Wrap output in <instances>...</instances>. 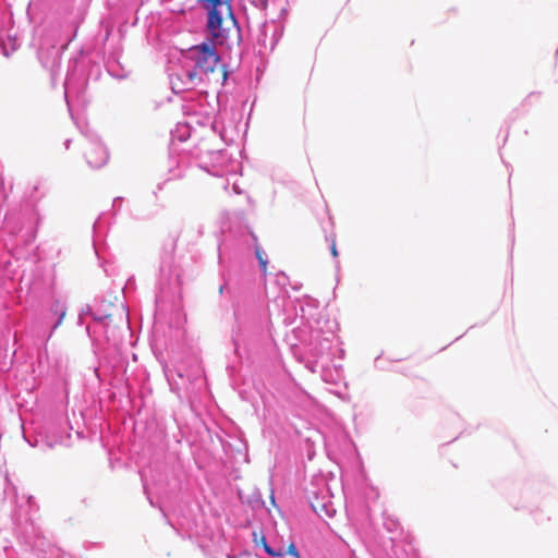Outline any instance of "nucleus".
Returning a JSON list of instances; mask_svg holds the SVG:
<instances>
[{
    "label": "nucleus",
    "mask_w": 558,
    "mask_h": 558,
    "mask_svg": "<svg viewBox=\"0 0 558 558\" xmlns=\"http://www.w3.org/2000/svg\"><path fill=\"white\" fill-rule=\"evenodd\" d=\"M284 554L289 555L290 558H300V555L293 543H290Z\"/></svg>",
    "instance_id": "0eeeda50"
},
{
    "label": "nucleus",
    "mask_w": 558,
    "mask_h": 558,
    "mask_svg": "<svg viewBox=\"0 0 558 558\" xmlns=\"http://www.w3.org/2000/svg\"><path fill=\"white\" fill-rule=\"evenodd\" d=\"M110 307V311L107 308L101 310V315L99 316V320H101L106 327L110 325L114 327L125 326L128 324V314L125 306L122 302H117L116 304H105L104 307Z\"/></svg>",
    "instance_id": "7ed1b4c3"
},
{
    "label": "nucleus",
    "mask_w": 558,
    "mask_h": 558,
    "mask_svg": "<svg viewBox=\"0 0 558 558\" xmlns=\"http://www.w3.org/2000/svg\"><path fill=\"white\" fill-rule=\"evenodd\" d=\"M209 10H221L223 8H231V0H203Z\"/></svg>",
    "instance_id": "39448f33"
},
{
    "label": "nucleus",
    "mask_w": 558,
    "mask_h": 558,
    "mask_svg": "<svg viewBox=\"0 0 558 558\" xmlns=\"http://www.w3.org/2000/svg\"><path fill=\"white\" fill-rule=\"evenodd\" d=\"M252 536H253V542L256 544V545H262L265 549V551L271 556V557H280V556H283L284 555V549L283 547H279L278 549H274L272 547H270L267 542H266V537L263 533L262 530L259 531H253L252 533Z\"/></svg>",
    "instance_id": "20e7f679"
},
{
    "label": "nucleus",
    "mask_w": 558,
    "mask_h": 558,
    "mask_svg": "<svg viewBox=\"0 0 558 558\" xmlns=\"http://www.w3.org/2000/svg\"><path fill=\"white\" fill-rule=\"evenodd\" d=\"M253 3L260 9H265L267 7V0H253Z\"/></svg>",
    "instance_id": "1a4fd4ad"
},
{
    "label": "nucleus",
    "mask_w": 558,
    "mask_h": 558,
    "mask_svg": "<svg viewBox=\"0 0 558 558\" xmlns=\"http://www.w3.org/2000/svg\"><path fill=\"white\" fill-rule=\"evenodd\" d=\"M207 27L213 38L220 43L229 37L230 32L239 33L231 8L209 10Z\"/></svg>",
    "instance_id": "f03ea898"
},
{
    "label": "nucleus",
    "mask_w": 558,
    "mask_h": 558,
    "mask_svg": "<svg viewBox=\"0 0 558 558\" xmlns=\"http://www.w3.org/2000/svg\"><path fill=\"white\" fill-rule=\"evenodd\" d=\"M187 77H189V78H190V81H192V82H193V81H195L196 78H198V73H197V71H190V72L187 73Z\"/></svg>",
    "instance_id": "9d476101"
},
{
    "label": "nucleus",
    "mask_w": 558,
    "mask_h": 558,
    "mask_svg": "<svg viewBox=\"0 0 558 558\" xmlns=\"http://www.w3.org/2000/svg\"><path fill=\"white\" fill-rule=\"evenodd\" d=\"M330 251H331V254H332L333 257L338 256V251H337L335 241H332V243H331Z\"/></svg>",
    "instance_id": "9b49d317"
},
{
    "label": "nucleus",
    "mask_w": 558,
    "mask_h": 558,
    "mask_svg": "<svg viewBox=\"0 0 558 558\" xmlns=\"http://www.w3.org/2000/svg\"><path fill=\"white\" fill-rule=\"evenodd\" d=\"M102 154V157L98 160V161H93L89 157H88V162L93 166V167H99L100 165H102L105 162V156H104V151H101Z\"/></svg>",
    "instance_id": "6e6552de"
},
{
    "label": "nucleus",
    "mask_w": 558,
    "mask_h": 558,
    "mask_svg": "<svg viewBox=\"0 0 558 558\" xmlns=\"http://www.w3.org/2000/svg\"><path fill=\"white\" fill-rule=\"evenodd\" d=\"M189 57L195 62L209 82L223 85L228 78L226 65L221 63L213 41H206L190 48Z\"/></svg>",
    "instance_id": "f257e3e1"
},
{
    "label": "nucleus",
    "mask_w": 558,
    "mask_h": 558,
    "mask_svg": "<svg viewBox=\"0 0 558 558\" xmlns=\"http://www.w3.org/2000/svg\"><path fill=\"white\" fill-rule=\"evenodd\" d=\"M255 254H256V257L258 259V264H259L264 275H266L268 260H267V258L265 256V253L262 251V248L259 246H256L255 247Z\"/></svg>",
    "instance_id": "423d86ee"
},
{
    "label": "nucleus",
    "mask_w": 558,
    "mask_h": 558,
    "mask_svg": "<svg viewBox=\"0 0 558 558\" xmlns=\"http://www.w3.org/2000/svg\"><path fill=\"white\" fill-rule=\"evenodd\" d=\"M64 315H65V313H64V312H62V313H61V317H60V319H59V322H58V324H57L56 326H58V325L61 323V319L64 317Z\"/></svg>",
    "instance_id": "f8f14e48"
}]
</instances>
